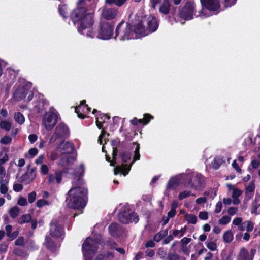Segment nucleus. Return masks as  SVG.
Segmentation results:
<instances>
[{
  "instance_id": "1",
  "label": "nucleus",
  "mask_w": 260,
  "mask_h": 260,
  "mask_svg": "<svg viewBox=\"0 0 260 260\" xmlns=\"http://www.w3.org/2000/svg\"><path fill=\"white\" fill-rule=\"evenodd\" d=\"M71 18L75 24L78 23V32L87 37L93 38L96 37L100 39L108 40L111 38L113 35V27L106 22L100 24L99 32L96 35L92 27L94 24V12L88 11L85 7L74 9L71 14Z\"/></svg>"
},
{
  "instance_id": "2",
  "label": "nucleus",
  "mask_w": 260,
  "mask_h": 260,
  "mask_svg": "<svg viewBox=\"0 0 260 260\" xmlns=\"http://www.w3.org/2000/svg\"><path fill=\"white\" fill-rule=\"evenodd\" d=\"M87 190L80 186H74L68 191L66 202L68 207L73 209L84 208L86 204Z\"/></svg>"
},
{
  "instance_id": "3",
  "label": "nucleus",
  "mask_w": 260,
  "mask_h": 260,
  "mask_svg": "<svg viewBox=\"0 0 260 260\" xmlns=\"http://www.w3.org/2000/svg\"><path fill=\"white\" fill-rule=\"evenodd\" d=\"M158 27L156 19L153 16H149L143 18L135 27V32L141 36H146L155 31Z\"/></svg>"
},
{
  "instance_id": "4",
  "label": "nucleus",
  "mask_w": 260,
  "mask_h": 260,
  "mask_svg": "<svg viewBox=\"0 0 260 260\" xmlns=\"http://www.w3.org/2000/svg\"><path fill=\"white\" fill-rule=\"evenodd\" d=\"M116 37H118L120 41L135 38L131 25L124 21L119 23L116 27L115 38Z\"/></svg>"
},
{
  "instance_id": "5",
  "label": "nucleus",
  "mask_w": 260,
  "mask_h": 260,
  "mask_svg": "<svg viewBox=\"0 0 260 260\" xmlns=\"http://www.w3.org/2000/svg\"><path fill=\"white\" fill-rule=\"evenodd\" d=\"M58 118V114L57 111L53 108H51L44 115L42 124L47 131H50L56 124Z\"/></svg>"
},
{
  "instance_id": "6",
  "label": "nucleus",
  "mask_w": 260,
  "mask_h": 260,
  "mask_svg": "<svg viewBox=\"0 0 260 260\" xmlns=\"http://www.w3.org/2000/svg\"><path fill=\"white\" fill-rule=\"evenodd\" d=\"M98 244L97 241L90 237L86 239L82 245L83 254L85 260L92 259L90 255L97 250Z\"/></svg>"
},
{
  "instance_id": "7",
  "label": "nucleus",
  "mask_w": 260,
  "mask_h": 260,
  "mask_svg": "<svg viewBox=\"0 0 260 260\" xmlns=\"http://www.w3.org/2000/svg\"><path fill=\"white\" fill-rule=\"evenodd\" d=\"M33 96L34 93L31 90L30 86L28 85L19 87L14 93V98L17 101L21 100L27 96V101H30Z\"/></svg>"
},
{
  "instance_id": "8",
  "label": "nucleus",
  "mask_w": 260,
  "mask_h": 260,
  "mask_svg": "<svg viewBox=\"0 0 260 260\" xmlns=\"http://www.w3.org/2000/svg\"><path fill=\"white\" fill-rule=\"evenodd\" d=\"M101 18L107 20L114 19L118 14V11L114 8H109L107 6H103L98 10Z\"/></svg>"
},
{
  "instance_id": "9",
  "label": "nucleus",
  "mask_w": 260,
  "mask_h": 260,
  "mask_svg": "<svg viewBox=\"0 0 260 260\" xmlns=\"http://www.w3.org/2000/svg\"><path fill=\"white\" fill-rule=\"evenodd\" d=\"M62 225L58 219H54L50 223V234L54 238L61 237L63 235Z\"/></svg>"
},
{
  "instance_id": "10",
  "label": "nucleus",
  "mask_w": 260,
  "mask_h": 260,
  "mask_svg": "<svg viewBox=\"0 0 260 260\" xmlns=\"http://www.w3.org/2000/svg\"><path fill=\"white\" fill-rule=\"evenodd\" d=\"M195 6L193 3H187L180 13V17L184 20H189L193 18Z\"/></svg>"
},
{
  "instance_id": "11",
  "label": "nucleus",
  "mask_w": 260,
  "mask_h": 260,
  "mask_svg": "<svg viewBox=\"0 0 260 260\" xmlns=\"http://www.w3.org/2000/svg\"><path fill=\"white\" fill-rule=\"evenodd\" d=\"M118 219L121 222L127 224L132 222L137 223L139 220V218L135 213L124 212L119 214Z\"/></svg>"
},
{
  "instance_id": "12",
  "label": "nucleus",
  "mask_w": 260,
  "mask_h": 260,
  "mask_svg": "<svg viewBox=\"0 0 260 260\" xmlns=\"http://www.w3.org/2000/svg\"><path fill=\"white\" fill-rule=\"evenodd\" d=\"M68 133V128L63 123H60L57 125L55 129L54 134L50 139L49 143H54L57 138L66 135Z\"/></svg>"
},
{
  "instance_id": "13",
  "label": "nucleus",
  "mask_w": 260,
  "mask_h": 260,
  "mask_svg": "<svg viewBox=\"0 0 260 260\" xmlns=\"http://www.w3.org/2000/svg\"><path fill=\"white\" fill-rule=\"evenodd\" d=\"M190 187L196 190H201L205 186L204 177L201 174H197L190 184Z\"/></svg>"
},
{
  "instance_id": "14",
  "label": "nucleus",
  "mask_w": 260,
  "mask_h": 260,
  "mask_svg": "<svg viewBox=\"0 0 260 260\" xmlns=\"http://www.w3.org/2000/svg\"><path fill=\"white\" fill-rule=\"evenodd\" d=\"M202 6L210 11H215L219 8V2L218 0H200Z\"/></svg>"
},
{
  "instance_id": "15",
  "label": "nucleus",
  "mask_w": 260,
  "mask_h": 260,
  "mask_svg": "<svg viewBox=\"0 0 260 260\" xmlns=\"http://www.w3.org/2000/svg\"><path fill=\"white\" fill-rule=\"evenodd\" d=\"M86 101L82 100L81 104L78 106H77L75 109V111L78 114V116L80 118H84L86 116L84 114L89 112L91 110V108L87 105H85Z\"/></svg>"
},
{
  "instance_id": "16",
  "label": "nucleus",
  "mask_w": 260,
  "mask_h": 260,
  "mask_svg": "<svg viewBox=\"0 0 260 260\" xmlns=\"http://www.w3.org/2000/svg\"><path fill=\"white\" fill-rule=\"evenodd\" d=\"M255 252L256 250L254 249H251L248 252L246 249L243 248L240 251L238 260H253Z\"/></svg>"
},
{
  "instance_id": "17",
  "label": "nucleus",
  "mask_w": 260,
  "mask_h": 260,
  "mask_svg": "<svg viewBox=\"0 0 260 260\" xmlns=\"http://www.w3.org/2000/svg\"><path fill=\"white\" fill-rule=\"evenodd\" d=\"M73 150V144L70 142L62 141L58 145L57 151L62 154H69Z\"/></svg>"
},
{
  "instance_id": "18",
  "label": "nucleus",
  "mask_w": 260,
  "mask_h": 260,
  "mask_svg": "<svg viewBox=\"0 0 260 260\" xmlns=\"http://www.w3.org/2000/svg\"><path fill=\"white\" fill-rule=\"evenodd\" d=\"M36 177V169L32 168L30 171L23 174L20 178L21 181L28 184L32 181Z\"/></svg>"
},
{
  "instance_id": "19",
  "label": "nucleus",
  "mask_w": 260,
  "mask_h": 260,
  "mask_svg": "<svg viewBox=\"0 0 260 260\" xmlns=\"http://www.w3.org/2000/svg\"><path fill=\"white\" fill-rule=\"evenodd\" d=\"M75 159L76 158L73 156L65 155L60 160L59 165L63 167H69L75 161Z\"/></svg>"
},
{
  "instance_id": "20",
  "label": "nucleus",
  "mask_w": 260,
  "mask_h": 260,
  "mask_svg": "<svg viewBox=\"0 0 260 260\" xmlns=\"http://www.w3.org/2000/svg\"><path fill=\"white\" fill-rule=\"evenodd\" d=\"M132 164L129 166L123 164L121 166H117L114 168V174L117 175L118 173H121L124 176L126 175L131 170Z\"/></svg>"
},
{
  "instance_id": "21",
  "label": "nucleus",
  "mask_w": 260,
  "mask_h": 260,
  "mask_svg": "<svg viewBox=\"0 0 260 260\" xmlns=\"http://www.w3.org/2000/svg\"><path fill=\"white\" fill-rule=\"evenodd\" d=\"M153 117L151 115L145 114L144 115V118L143 119H138L136 118H134L131 120V123L134 125H137L139 123H143L144 124H146Z\"/></svg>"
},
{
  "instance_id": "22",
  "label": "nucleus",
  "mask_w": 260,
  "mask_h": 260,
  "mask_svg": "<svg viewBox=\"0 0 260 260\" xmlns=\"http://www.w3.org/2000/svg\"><path fill=\"white\" fill-rule=\"evenodd\" d=\"M242 191L237 188H233L232 198L233 199V204L234 205H238L240 203V200L239 198L241 196Z\"/></svg>"
},
{
  "instance_id": "23",
  "label": "nucleus",
  "mask_w": 260,
  "mask_h": 260,
  "mask_svg": "<svg viewBox=\"0 0 260 260\" xmlns=\"http://www.w3.org/2000/svg\"><path fill=\"white\" fill-rule=\"evenodd\" d=\"M9 180L1 177L0 178V192L2 194H6L8 191Z\"/></svg>"
},
{
  "instance_id": "24",
  "label": "nucleus",
  "mask_w": 260,
  "mask_h": 260,
  "mask_svg": "<svg viewBox=\"0 0 260 260\" xmlns=\"http://www.w3.org/2000/svg\"><path fill=\"white\" fill-rule=\"evenodd\" d=\"M84 166L83 164H81L78 168V171L76 173V176L78 179L75 178L76 182L77 181V184L80 185L82 183V180L80 179V178L84 175ZM73 184L76 185V183L74 180L73 181Z\"/></svg>"
},
{
  "instance_id": "25",
  "label": "nucleus",
  "mask_w": 260,
  "mask_h": 260,
  "mask_svg": "<svg viewBox=\"0 0 260 260\" xmlns=\"http://www.w3.org/2000/svg\"><path fill=\"white\" fill-rule=\"evenodd\" d=\"M109 117L107 115L101 114L96 118V124L99 129H101L103 126V123L105 122V120L109 119Z\"/></svg>"
},
{
  "instance_id": "26",
  "label": "nucleus",
  "mask_w": 260,
  "mask_h": 260,
  "mask_svg": "<svg viewBox=\"0 0 260 260\" xmlns=\"http://www.w3.org/2000/svg\"><path fill=\"white\" fill-rule=\"evenodd\" d=\"M44 244L51 251H54L56 249V246L54 242L52 240L51 238L48 236L45 237V241Z\"/></svg>"
},
{
  "instance_id": "27",
  "label": "nucleus",
  "mask_w": 260,
  "mask_h": 260,
  "mask_svg": "<svg viewBox=\"0 0 260 260\" xmlns=\"http://www.w3.org/2000/svg\"><path fill=\"white\" fill-rule=\"evenodd\" d=\"M119 231V226L116 223H112L109 226V233L113 237H116L118 236Z\"/></svg>"
},
{
  "instance_id": "28",
  "label": "nucleus",
  "mask_w": 260,
  "mask_h": 260,
  "mask_svg": "<svg viewBox=\"0 0 260 260\" xmlns=\"http://www.w3.org/2000/svg\"><path fill=\"white\" fill-rule=\"evenodd\" d=\"M170 10V3L169 0H164L159 8V11L164 14H167Z\"/></svg>"
},
{
  "instance_id": "29",
  "label": "nucleus",
  "mask_w": 260,
  "mask_h": 260,
  "mask_svg": "<svg viewBox=\"0 0 260 260\" xmlns=\"http://www.w3.org/2000/svg\"><path fill=\"white\" fill-rule=\"evenodd\" d=\"M14 119L16 122L19 125H22L25 122V117L22 114L19 112H15L14 114Z\"/></svg>"
},
{
  "instance_id": "30",
  "label": "nucleus",
  "mask_w": 260,
  "mask_h": 260,
  "mask_svg": "<svg viewBox=\"0 0 260 260\" xmlns=\"http://www.w3.org/2000/svg\"><path fill=\"white\" fill-rule=\"evenodd\" d=\"M190 196H194V194L189 190H184L179 192L178 198L179 200L181 201Z\"/></svg>"
},
{
  "instance_id": "31",
  "label": "nucleus",
  "mask_w": 260,
  "mask_h": 260,
  "mask_svg": "<svg viewBox=\"0 0 260 260\" xmlns=\"http://www.w3.org/2000/svg\"><path fill=\"white\" fill-rule=\"evenodd\" d=\"M12 126V123L8 120H2L0 122V127L6 131H9Z\"/></svg>"
},
{
  "instance_id": "32",
  "label": "nucleus",
  "mask_w": 260,
  "mask_h": 260,
  "mask_svg": "<svg viewBox=\"0 0 260 260\" xmlns=\"http://www.w3.org/2000/svg\"><path fill=\"white\" fill-rule=\"evenodd\" d=\"M185 219L189 223L196 224L197 221V217L192 214H185Z\"/></svg>"
},
{
  "instance_id": "33",
  "label": "nucleus",
  "mask_w": 260,
  "mask_h": 260,
  "mask_svg": "<svg viewBox=\"0 0 260 260\" xmlns=\"http://www.w3.org/2000/svg\"><path fill=\"white\" fill-rule=\"evenodd\" d=\"M223 239L225 242L230 243L233 239V234L231 231L228 230L226 231L223 235Z\"/></svg>"
},
{
  "instance_id": "34",
  "label": "nucleus",
  "mask_w": 260,
  "mask_h": 260,
  "mask_svg": "<svg viewBox=\"0 0 260 260\" xmlns=\"http://www.w3.org/2000/svg\"><path fill=\"white\" fill-rule=\"evenodd\" d=\"M168 234L167 230H165L160 232L159 233L156 234L153 238L154 241L156 242L160 241L165 236H166Z\"/></svg>"
},
{
  "instance_id": "35",
  "label": "nucleus",
  "mask_w": 260,
  "mask_h": 260,
  "mask_svg": "<svg viewBox=\"0 0 260 260\" xmlns=\"http://www.w3.org/2000/svg\"><path fill=\"white\" fill-rule=\"evenodd\" d=\"M179 182L177 177H172L167 184V187L169 188H174V186L177 185Z\"/></svg>"
},
{
  "instance_id": "36",
  "label": "nucleus",
  "mask_w": 260,
  "mask_h": 260,
  "mask_svg": "<svg viewBox=\"0 0 260 260\" xmlns=\"http://www.w3.org/2000/svg\"><path fill=\"white\" fill-rule=\"evenodd\" d=\"M231 220V218L228 215H224L218 220V223L220 225H226L228 224Z\"/></svg>"
},
{
  "instance_id": "37",
  "label": "nucleus",
  "mask_w": 260,
  "mask_h": 260,
  "mask_svg": "<svg viewBox=\"0 0 260 260\" xmlns=\"http://www.w3.org/2000/svg\"><path fill=\"white\" fill-rule=\"evenodd\" d=\"M19 213V209L17 206H14L12 207L9 211L10 215L12 218L16 217Z\"/></svg>"
},
{
  "instance_id": "38",
  "label": "nucleus",
  "mask_w": 260,
  "mask_h": 260,
  "mask_svg": "<svg viewBox=\"0 0 260 260\" xmlns=\"http://www.w3.org/2000/svg\"><path fill=\"white\" fill-rule=\"evenodd\" d=\"M50 202L47 200L42 199L38 200L36 202V206L38 208H42L44 206L49 205Z\"/></svg>"
},
{
  "instance_id": "39",
  "label": "nucleus",
  "mask_w": 260,
  "mask_h": 260,
  "mask_svg": "<svg viewBox=\"0 0 260 260\" xmlns=\"http://www.w3.org/2000/svg\"><path fill=\"white\" fill-rule=\"evenodd\" d=\"M63 172L62 171H56L55 173V182L60 183L62 180Z\"/></svg>"
},
{
  "instance_id": "40",
  "label": "nucleus",
  "mask_w": 260,
  "mask_h": 260,
  "mask_svg": "<svg viewBox=\"0 0 260 260\" xmlns=\"http://www.w3.org/2000/svg\"><path fill=\"white\" fill-rule=\"evenodd\" d=\"M134 145L136 146V148L135 150V155L134 157V160L133 161L138 160L140 159V155L139 154V144L137 143H134Z\"/></svg>"
},
{
  "instance_id": "41",
  "label": "nucleus",
  "mask_w": 260,
  "mask_h": 260,
  "mask_svg": "<svg viewBox=\"0 0 260 260\" xmlns=\"http://www.w3.org/2000/svg\"><path fill=\"white\" fill-rule=\"evenodd\" d=\"M12 138L9 136H4L0 139V143L3 144L7 145L11 143Z\"/></svg>"
},
{
  "instance_id": "42",
  "label": "nucleus",
  "mask_w": 260,
  "mask_h": 260,
  "mask_svg": "<svg viewBox=\"0 0 260 260\" xmlns=\"http://www.w3.org/2000/svg\"><path fill=\"white\" fill-rule=\"evenodd\" d=\"M9 159V155L6 153L2 152L0 154V164H4Z\"/></svg>"
},
{
  "instance_id": "43",
  "label": "nucleus",
  "mask_w": 260,
  "mask_h": 260,
  "mask_svg": "<svg viewBox=\"0 0 260 260\" xmlns=\"http://www.w3.org/2000/svg\"><path fill=\"white\" fill-rule=\"evenodd\" d=\"M260 206V204L257 201V199H255L254 202H253L252 205L251 213L256 214L257 213V209Z\"/></svg>"
},
{
  "instance_id": "44",
  "label": "nucleus",
  "mask_w": 260,
  "mask_h": 260,
  "mask_svg": "<svg viewBox=\"0 0 260 260\" xmlns=\"http://www.w3.org/2000/svg\"><path fill=\"white\" fill-rule=\"evenodd\" d=\"M31 216L30 214L23 215L20 219V223L21 224L28 222L31 220Z\"/></svg>"
},
{
  "instance_id": "45",
  "label": "nucleus",
  "mask_w": 260,
  "mask_h": 260,
  "mask_svg": "<svg viewBox=\"0 0 260 260\" xmlns=\"http://www.w3.org/2000/svg\"><path fill=\"white\" fill-rule=\"evenodd\" d=\"M207 247L211 251H215L217 249L216 244L213 241L207 242Z\"/></svg>"
},
{
  "instance_id": "46",
  "label": "nucleus",
  "mask_w": 260,
  "mask_h": 260,
  "mask_svg": "<svg viewBox=\"0 0 260 260\" xmlns=\"http://www.w3.org/2000/svg\"><path fill=\"white\" fill-rule=\"evenodd\" d=\"M198 216L201 220H206L208 218V213L206 211L200 212Z\"/></svg>"
},
{
  "instance_id": "47",
  "label": "nucleus",
  "mask_w": 260,
  "mask_h": 260,
  "mask_svg": "<svg viewBox=\"0 0 260 260\" xmlns=\"http://www.w3.org/2000/svg\"><path fill=\"white\" fill-rule=\"evenodd\" d=\"M36 197H37V194L35 191H32V192L29 193L28 194V202L30 203H33L35 201V200L36 199Z\"/></svg>"
},
{
  "instance_id": "48",
  "label": "nucleus",
  "mask_w": 260,
  "mask_h": 260,
  "mask_svg": "<svg viewBox=\"0 0 260 260\" xmlns=\"http://www.w3.org/2000/svg\"><path fill=\"white\" fill-rule=\"evenodd\" d=\"M227 212L229 215L233 216L238 212V208L236 207H231L228 209Z\"/></svg>"
},
{
  "instance_id": "49",
  "label": "nucleus",
  "mask_w": 260,
  "mask_h": 260,
  "mask_svg": "<svg viewBox=\"0 0 260 260\" xmlns=\"http://www.w3.org/2000/svg\"><path fill=\"white\" fill-rule=\"evenodd\" d=\"M222 209V203L221 201L218 202L215 207L214 209V212L215 213H220Z\"/></svg>"
},
{
  "instance_id": "50",
  "label": "nucleus",
  "mask_w": 260,
  "mask_h": 260,
  "mask_svg": "<svg viewBox=\"0 0 260 260\" xmlns=\"http://www.w3.org/2000/svg\"><path fill=\"white\" fill-rule=\"evenodd\" d=\"M59 13L63 17H66L67 7L66 5H60L58 7Z\"/></svg>"
},
{
  "instance_id": "51",
  "label": "nucleus",
  "mask_w": 260,
  "mask_h": 260,
  "mask_svg": "<svg viewBox=\"0 0 260 260\" xmlns=\"http://www.w3.org/2000/svg\"><path fill=\"white\" fill-rule=\"evenodd\" d=\"M106 132L104 130H102V133L100 136L99 137L98 142L100 144H104L103 143V140L106 142Z\"/></svg>"
},
{
  "instance_id": "52",
  "label": "nucleus",
  "mask_w": 260,
  "mask_h": 260,
  "mask_svg": "<svg viewBox=\"0 0 260 260\" xmlns=\"http://www.w3.org/2000/svg\"><path fill=\"white\" fill-rule=\"evenodd\" d=\"M14 253L17 255L25 257L26 256V253L24 251H23L20 249L16 248L14 250Z\"/></svg>"
},
{
  "instance_id": "53",
  "label": "nucleus",
  "mask_w": 260,
  "mask_h": 260,
  "mask_svg": "<svg viewBox=\"0 0 260 260\" xmlns=\"http://www.w3.org/2000/svg\"><path fill=\"white\" fill-rule=\"evenodd\" d=\"M233 168L238 173H241L242 172V170L240 168V167L238 165L237 161L234 160L232 164Z\"/></svg>"
},
{
  "instance_id": "54",
  "label": "nucleus",
  "mask_w": 260,
  "mask_h": 260,
  "mask_svg": "<svg viewBox=\"0 0 260 260\" xmlns=\"http://www.w3.org/2000/svg\"><path fill=\"white\" fill-rule=\"evenodd\" d=\"M251 166L253 169H257L260 166V161L258 159H253L251 162Z\"/></svg>"
},
{
  "instance_id": "55",
  "label": "nucleus",
  "mask_w": 260,
  "mask_h": 260,
  "mask_svg": "<svg viewBox=\"0 0 260 260\" xmlns=\"http://www.w3.org/2000/svg\"><path fill=\"white\" fill-rule=\"evenodd\" d=\"M41 172L44 175H46L48 173L49 168L46 165L43 164L41 166Z\"/></svg>"
},
{
  "instance_id": "56",
  "label": "nucleus",
  "mask_w": 260,
  "mask_h": 260,
  "mask_svg": "<svg viewBox=\"0 0 260 260\" xmlns=\"http://www.w3.org/2000/svg\"><path fill=\"white\" fill-rule=\"evenodd\" d=\"M17 204L20 206H25L27 205V202L25 198L20 197L18 201Z\"/></svg>"
},
{
  "instance_id": "57",
  "label": "nucleus",
  "mask_w": 260,
  "mask_h": 260,
  "mask_svg": "<svg viewBox=\"0 0 260 260\" xmlns=\"http://www.w3.org/2000/svg\"><path fill=\"white\" fill-rule=\"evenodd\" d=\"M23 189V186L19 183H15L13 185V189L16 192H19Z\"/></svg>"
},
{
  "instance_id": "58",
  "label": "nucleus",
  "mask_w": 260,
  "mask_h": 260,
  "mask_svg": "<svg viewBox=\"0 0 260 260\" xmlns=\"http://www.w3.org/2000/svg\"><path fill=\"white\" fill-rule=\"evenodd\" d=\"M38 153V150L36 148H32L28 151V154L31 157H34Z\"/></svg>"
},
{
  "instance_id": "59",
  "label": "nucleus",
  "mask_w": 260,
  "mask_h": 260,
  "mask_svg": "<svg viewBox=\"0 0 260 260\" xmlns=\"http://www.w3.org/2000/svg\"><path fill=\"white\" fill-rule=\"evenodd\" d=\"M243 219L241 217H236L235 218L232 222L233 225L238 226L241 224L242 222Z\"/></svg>"
},
{
  "instance_id": "60",
  "label": "nucleus",
  "mask_w": 260,
  "mask_h": 260,
  "mask_svg": "<svg viewBox=\"0 0 260 260\" xmlns=\"http://www.w3.org/2000/svg\"><path fill=\"white\" fill-rule=\"evenodd\" d=\"M24 239L22 237H19L15 242V244L17 246H22L24 244Z\"/></svg>"
},
{
  "instance_id": "61",
  "label": "nucleus",
  "mask_w": 260,
  "mask_h": 260,
  "mask_svg": "<svg viewBox=\"0 0 260 260\" xmlns=\"http://www.w3.org/2000/svg\"><path fill=\"white\" fill-rule=\"evenodd\" d=\"M122 159L123 162H126L131 159V154L128 153H124L122 155Z\"/></svg>"
},
{
  "instance_id": "62",
  "label": "nucleus",
  "mask_w": 260,
  "mask_h": 260,
  "mask_svg": "<svg viewBox=\"0 0 260 260\" xmlns=\"http://www.w3.org/2000/svg\"><path fill=\"white\" fill-rule=\"evenodd\" d=\"M236 0H224V4L225 7H231L234 5Z\"/></svg>"
},
{
  "instance_id": "63",
  "label": "nucleus",
  "mask_w": 260,
  "mask_h": 260,
  "mask_svg": "<svg viewBox=\"0 0 260 260\" xmlns=\"http://www.w3.org/2000/svg\"><path fill=\"white\" fill-rule=\"evenodd\" d=\"M245 223H246V229L248 232H250L252 231L254 226V224L253 222L250 221H247Z\"/></svg>"
},
{
  "instance_id": "64",
  "label": "nucleus",
  "mask_w": 260,
  "mask_h": 260,
  "mask_svg": "<svg viewBox=\"0 0 260 260\" xmlns=\"http://www.w3.org/2000/svg\"><path fill=\"white\" fill-rule=\"evenodd\" d=\"M38 136L36 134H30L28 136V139L31 143H34L37 140Z\"/></svg>"
}]
</instances>
